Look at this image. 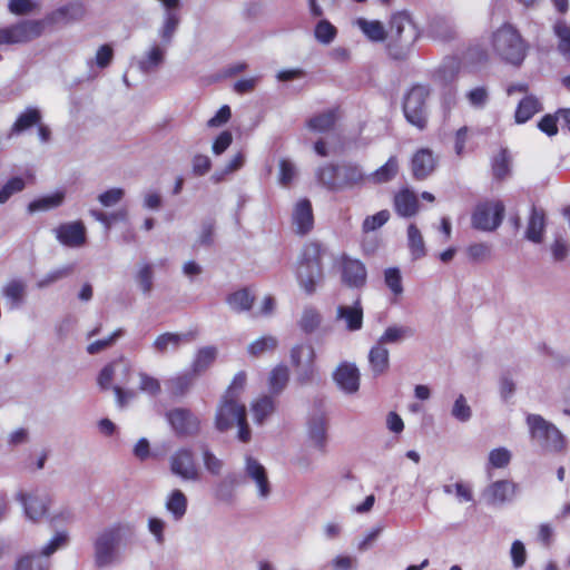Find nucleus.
Returning <instances> with one entry per match:
<instances>
[{
  "label": "nucleus",
  "instance_id": "nucleus-36",
  "mask_svg": "<svg viewBox=\"0 0 570 570\" xmlns=\"http://www.w3.org/2000/svg\"><path fill=\"white\" fill-rule=\"evenodd\" d=\"M289 379L288 368L285 365L275 366L268 379V386L272 393L278 394L284 390Z\"/></svg>",
  "mask_w": 570,
  "mask_h": 570
},
{
  "label": "nucleus",
  "instance_id": "nucleus-25",
  "mask_svg": "<svg viewBox=\"0 0 570 570\" xmlns=\"http://www.w3.org/2000/svg\"><path fill=\"white\" fill-rule=\"evenodd\" d=\"M197 335V331H190L184 334L167 332L157 336L154 342V347L157 352L164 353L168 346L178 347L183 341L191 342L196 338Z\"/></svg>",
  "mask_w": 570,
  "mask_h": 570
},
{
  "label": "nucleus",
  "instance_id": "nucleus-30",
  "mask_svg": "<svg viewBox=\"0 0 570 570\" xmlns=\"http://www.w3.org/2000/svg\"><path fill=\"white\" fill-rule=\"evenodd\" d=\"M371 370L375 376L383 374L390 366L389 351L385 346L376 343L368 353Z\"/></svg>",
  "mask_w": 570,
  "mask_h": 570
},
{
  "label": "nucleus",
  "instance_id": "nucleus-51",
  "mask_svg": "<svg viewBox=\"0 0 570 570\" xmlns=\"http://www.w3.org/2000/svg\"><path fill=\"white\" fill-rule=\"evenodd\" d=\"M245 385L246 373L244 371H240L237 374H235L232 383L229 384L223 396L239 401L240 393L243 392Z\"/></svg>",
  "mask_w": 570,
  "mask_h": 570
},
{
  "label": "nucleus",
  "instance_id": "nucleus-42",
  "mask_svg": "<svg viewBox=\"0 0 570 570\" xmlns=\"http://www.w3.org/2000/svg\"><path fill=\"white\" fill-rule=\"evenodd\" d=\"M166 507L176 519H180L187 509V499L180 490H174L169 495Z\"/></svg>",
  "mask_w": 570,
  "mask_h": 570
},
{
  "label": "nucleus",
  "instance_id": "nucleus-56",
  "mask_svg": "<svg viewBox=\"0 0 570 570\" xmlns=\"http://www.w3.org/2000/svg\"><path fill=\"white\" fill-rule=\"evenodd\" d=\"M410 332L411 331L406 327L390 326L384 331L377 343L382 344L383 346L386 343H395Z\"/></svg>",
  "mask_w": 570,
  "mask_h": 570
},
{
  "label": "nucleus",
  "instance_id": "nucleus-5",
  "mask_svg": "<svg viewBox=\"0 0 570 570\" xmlns=\"http://www.w3.org/2000/svg\"><path fill=\"white\" fill-rule=\"evenodd\" d=\"M238 426V440L246 443L250 440V429L247 423L246 406L238 400L223 396L215 416V426L225 432L233 426Z\"/></svg>",
  "mask_w": 570,
  "mask_h": 570
},
{
  "label": "nucleus",
  "instance_id": "nucleus-34",
  "mask_svg": "<svg viewBox=\"0 0 570 570\" xmlns=\"http://www.w3.org/2000/svg\"><path fill=\"white\" fill-rule=\"evenodd\" d=\"M357 24L362 32L373 42H381L387 39V30L377 20L358 19Z\"/></svg>",
  "mask_w": 570,
  "mask_h": 570
},
{
  "label": "nucleus",
  "instance_id": "nucleus-13",
  "mask_svg": "<svg viewBox=\"0 0 570 570\" xmlns=\"http://www.w3.org/2000/svg\"><path fill=\"white\" fill-rule=\"evenodd\" d=\"M169 424L179 436H189L198 433L200 421L188 409L177 407L166 414Z\"/></svg>",
  "mask_w": 570,
  "mask_h": 570
},
{
  "label": "nucleus",
  "instance_id": "nucleus-26",
  "mask_svg": "<svg viewBox=\"0 0 570 570\" xmlns=\"http://www.w3.org/2000/svg\"><path fill=\"white\" fill-rule=\"evenodd\" d=\"M217 357V348L215 346H204L196 352L191 363L190 372L197 376L206 372Z\"/></svg>",
  "mask_w": 570,
  "mask_h": 570
},
{
  "label": "nucleus",
  "instance_id": "nucleus-35",
  "mask_svg": "<svg viewBox=\"0 0 570 570\" xmlns=\"http://www.w3.org/2000/svg\"><path fill=\"white\" fill-rule=\"evenodd\" d=\"M254 302L255 296L247 288L236 291L227 297V303L237 312L249 311Z\"/></svg>",
  "mask_w": 570,
  "mask_h": 570
},
{
  "label": "nucleus",
  "instance_id": "nucleus-43",
  "mask_svg": "<svg viewBox=\"0 0 570 570\" xmlns=\"http://www.w3.org/2000/svg\"><path fill=\"white\" fill-rule=\"evenodd\" d=\"M554 32L559 38V51L570 59V27L564 21H558L554 24Z\"/></svg>",
  "mask_w": 570,
  "mask_h": 570
},
{
  "label": "nucleus",
  "instance_id": "nucleus-48",
  "mask_svg": "<svg viewBox=\"0 0 570 570\" xmlns=\"http://www.w3.org/2000/svg\"><path fill=\"white\" fill-rule=\"evenodd\" d=\"M26 186L21 177L10 178L0 189V204H4L13 194L21 191Z\"/></svg>",
  "mask_w": 570,
  "mask_h": 570
},
{
  "label": "nucleus",
  "instance_id": "nucleus-39",
  "mask_svg": "<svg viewBox=\"0 0 570 570\" xmlns=\"http://www.w3.org/2000/svg\"><path fill=\"white\" fill-rule=\"evenodd\" d=\"M195 375L189 373L179 374L168 381V390L174 396H181L188 392L193 385Z\"/></svg>",
  "mask_w": 570,
  "mask_h": 570
},
{
  "label": "nucleus",
  "instance_id": "nucleus-27",
  "mask_svg": "<svg viewBox=\"0 0 570 570\" xmlns=\"http://www.w3.org/2000/svg\"><path fill=\"white\" fill-rule=\"evenodd\" d=\"M246 472L256 482L259 494L267 497L271 489L265 468L253 458L246 459Z\"/></svg>",
  "mask_w": 570,
  "mask_h": 570
},
{
  "label": "nucleus",
  "instance_id": "nucleus-32",
  "mask_svg": "<svg viewBox=\"0 0 570 570\" xmlns=\"http://www.w3.org/2000/svg\"><path fill=\"white\" fill-rule=\"evenodd\" d=\"M308 435L314 445L321 450H325L326 445V421L324 415L314 417L308 423Z\"/></svg>",
  "mask_w": 570,
  "mask_h": 570
},
{
  "label": "nucleus",
  "instance_id": "nucleus-47",
  "mask_svg": "<svg viewBox=\"0 0 570 570\" xmlns=\"http://www.w3.org/2000/svg\"><path fill=\"white\" fill-rule=\"evenodd\" d=\"M493 176L501 180L509 174V158L507 150L502 149L492 161Z\"/></svg>",
  "mask_w": 570,
  "mask_h": 570
},
{
  "label": "nucleus",
  "instance_id": "nucleus-55",
  "mask_svg": "<svg viewBox=\"0 0 570 570\" xmlns=\"http://www.w3.org/2000/svg\"><path fill=\"white\" fill-rule=\"evenodd\" d=\"M203 461L206 470L214 474L219 475L223 469V461L218 459L209 449L203 450Z\"/></svg>",
  "mask_w": 570,
  "mask_h": 570
},
{
  "label": "nucleus",
  "instance_id": "nucleus-62",
  "mask_svg": "<svg viewBox=\"0 0 570 570\" xmlns=\"http://www.w3.org/2000/svg\"><path fill=\"white\" fill-rule=\"evenodd\" d=\"M511 559L514 568H521L527 561V551L520 540H515L511 546Z\"/></svg>",
  "mask_w": 570,
  "mask_h": 570
},
{
  "label": "nucleus",
  "instance_id": "nucleus-54",
  "mask_svg": "<svg viewBox=\"0 0 570 570\" xmlns=\"http://www.w3.org/2000/svg\"><path fill=\"white\" fill-rule=\"evenodd\" d=\"M468 256L473 262H483L490 257V246L485 243L471 244L466 248Z\"/></svg>",
  "mask_w": 570,
  "mask_h": 570
},
{
  "label": "nucleus",
  "instance_id": "nucleus-20",
  "mask_svg": "<svg viewBox=\"0 0 570 570\" xmlns=\"http://www.w3.org/2000/svg\"><path fill=\"white\" fill-rule=\"evenodd\" d=\"M340 116V107H334L311 117L306 122V127L312 131L327 132L334 128Z\"/></svg>",
  "mask_w": 570,
  "mask_h": 570
},
{
  "label": "nucleus",
  "instance_id": "nucleus-52",
  "mask_svg": "<svg viewBox=\"0 0 570 570\" xmlns=\"http://www.w3.org/2000/svg\"><path fill=\"white\" fill-rule=\"evenodd\" d=\"M179 24V17L176 12H167L166 14V19H165V22H164V26L161 28V32H160V36H161V39L164 40V42L168 43L170 42L177 27Z\"/></svg>",
  "mask_w": 570,
  "mask_h": 570
},
{
  "label": "nucleus",
  "instance_id": "nucleus-49",
  "mask_svg": "<svg viewBox=\"0 0 570 570\" xmlns=\"http://www.w3.org/2000/svg\"><path fill=\"white\" fill-rule=\"evenodd\" d=\"M63 199L62 193H56L51 196L42 197L40 199L33 200L29 204V210L36 212L39 209H49L52 207H57L61 204Z\"/></svg>",
  "mask_w": 570,
  "mask_h": 570
},
{
  "label": "nucleus",
  "instance_id": "nucleus-40",
  "mask_svg": "<svg viewBox=\"0 0 570 570\" xmlns=\"http://www.w3.org/2000/svg\"><path fill=\"white\" fill-rule=\"evenodd\" d=\"M314 36L318 42L328 45L336 38L337 29L328 20L323 19L316 23Z\"/></svg>",
  "mask_w": 570,
  "mask_h": 570
},
{
  "label": "nucleus",
  "instance_id": "nucleus-61",
  "mask_svg": "<svg viewBox=\"0 0 570 570\" xmlns=\"http://www.w3.org/2000/svg\"><path fill=\"white\" fill-rule=\"evenodd\" d=\"M140 384L139 390L141 392L148 393L150 395H157L160 392V383L157 379L146 374L140 373Z\"/></svg>",
  "mask_w": 570,
  "mask_h": 570
},
{
  "label": "nucleus",
  "instance_id": "nucleus-28",
  "mask_svg": "<svg viewBox=\"0 0 570 570\" xmlns=\"http://www.w3.org/2000/svg\"><path fill=\"white\" fill-rule=\"evenodd\" d=\"M542 106L537 97L529 95L520 100L514 112L517 124H524L537 112L541 111Z\"/></svg>",
  "mask_w": 570,
  "mask_h": 570
},
{
  "label": "nucleus",
  "instance_id": "nucleus-59",
  "mask_svg": "<svg viewBox=\"0 0 570 570\" xmlns=\"http://www.w3.org/2000/svg\"><path fill=\"white\" fill-rule=\"evenodd\" d=\"M112 59H114L112 47L108 43L101 45L96 52V57H95L96 65L100 69H105L111 63Z\"/></svg>",
  "mask_w": 570,
  "mask_h": 570
},
{
  "label": "nucleus",
  "instance_id": "nucleus-1",
  "mask_svg": "<svg viewBox=\"0 0 570 570\" xmlns=\"http://www.w3.org/2000/svg\"><path fill=\"white\" fill-rule=\"evenodd\" d=\"M490 45L493 55L501 62L517 68L522 66L530 49L520 31L509 22H504L492 32Z\"/></svg>",
  "mask_w": 570,
  "mask_h": 570
},
{
  "label": "nucleus",
  "instance_id": "nucleus-7",
  "mask_svg": "<svg viewBox=\"0 0 570 570\" xmlns=\"http://www.w3.org/2000/svg\"><path fill=\"white\" fill-rule=\"evenodd\" d=\"M527 424L531 439L535 440L543 449L559 452L564 448V438L561 432L539 414H529Z\"/></svg>",
  "mask_w": 570,
  "mask_h": 570
},
{
  "label": "nucleus",
  "instance_id": "nucleus-58",
  "mask_svg": "<svg viewBox=\"0 0 570 570\" xmlns=\"http://www.w3.org/2000/svg\"><path fill=\"white\" fill-rule=\"evenodd\" d=\"M153 267L150 264H145L138 272L136 279L145 294H148L153 288Z\"/></svg>",
  "mask_w": 570,
  "mask_h": 570
},
{
  "label": "nucleus",
  "instance_id": "nucleus-19",
  "mask_svg": "<svg viewBox=\"0 0 570 570\" xmlns=\"http://www.w3.org/2000/svg\"><path fill=\"white\" fill-rule=\"evenodd\" d=\"M334 381L346 393H355L360 387V371L351 363H341L333 374Z\"/></svg>",
  "mask_w": 570,
  "mask_h": 570
},
{
  "label": "nucleus",
  "instance_id": "nucleus-22",
  "mask_svg": "<svg viewBox=\"0 0 570 570\" xmlns=\"http://www.w3.org/2000/svg\"><path fill=\"white\" fill-rule=\"evenodd\" d=\"M337 318L344 320L346 328L351 332L361 330L363 326L361 299L357 298L352 306L340 305L337 307Z\"/></svg>",
  "mask_w": 570,
  "mask_h": 570
},
{
  "label": "nucleus",
  "instance_id": "nucleus-21",
  "mask_svg": "<svg viewBox=\"0 0 570 570\" xmlns=\"http://www.w3.org/2000/svg\"><path fill=\"white\" fill-rule=\"evenodd\" d=\"M515 492V484L508 480H499L491 483L484 491V495L490 503H504L510 500Z\"/></svg>",
  "mask_w": 570,
  "mask_h": 570
},
{
  "label": "nucleus",
  "instance_id": "nucleus-6",
  "mask_svg": "<svg viewBox=\"0 0 570 570\" xmlns=\"http://www.w3.org/2000/svg\"><path fill=\"white\" fill-rule=\"evenodd\" d=\"M430 88L425 85H414L405 94L403 99V112L405 119L420 130L428 126V105Z\"/></svg>",
  "mask_w": 570,
  "mask_h": 570
},
{
  "label": "nucleus",
  "instance_id": "nucleus-2",
  "mask_svg": "<svg viewBox=\"0 0 570 570\" xmlns=\"http://www.w3.org/2000/svg\"><path fill=\"white\" fill-rule=\"evenodd\" d=\"M326 254V246L318 240H309L302 247L297 261L296 278L307 295L314 294L317 286L324 281L323 257Z\"/></svg>",
  "mask_w": 570,
  "mask_h": 570
},
{
  "label": "nucleus",
  "instance_id": "nucleus-29",
  "mask_svg": "<svg viewBox=\"0 0 570 570\" xmlns=\"http://www.w3.org/2000/svg\"><path fill=\"white\" fill-rule=\"evenodd\" d=\"M117 537H100L96 543V564L105 567L109 564L115 557Z\"/></svg>",
  "mask_w": 570,
  "mask_h": 570
},
{
  "label": "nucleus",
  "instance_id": "nucleus-60",
  "mask_svg": "<svg viewBox=\"0 0 570 570\" xmlns=\"http://www.w3.org/2000/svg\"><path fill=\"white\" fill-rule=\"evenodd\" d=\"M469 102L475 108H483L489 99L485 87H476L466 94Z\"/></svg>",
  "mask_w": 570,
  "mask_h": 570
},
{
  "label": "nucleus",
  "instance_id": "nucleus-41",
  "mask_svg": "<svg viewBox=\"0 0 570 570\" xmlns=\"http://www.w3.org/2000/svg\"><path fill=\"white\" fill-rule=\"evenodd\" d=\"M321 322V314L315 308L307 307L304 309L299 320V327L304 333L311 334L318 328Z\"/></svg>",
  "mask_w": 570,
  "mask_h": 570
},
{
  "label": "nucleus",
  "instance_id": "nucleus-33",
  "mask_svg": "<svg viewBox=\"0 0 570 570\" xmlns=\"http://www.w3.org/2000/svg\"><path fill=\"white\" fill-rule=\"evenodd\" d=\"M407 245L413 259H420L425 256L424 239L415 224H410L407 227Z\"/></svg>",
  "mask_w": 570,
  "mask_h": 570
},
{
  "label": "nucleus",
  "instance_id": "nucleus-17",
  "mask_svg": "<svg viewBox=\"0 0 570 570\" xmlns=\"http://www.w3.org/2000/svg\"><path fill=\"white\" fill-rule=\"evenodd\" d=\"M55 234L60 244L67 247H80L86 243V227L82 222L60 224Z\"/></svg>",
  "mask_w": 570,
  "mask_h": 570
},
{
  "label": "nucleus",
  "instance_id": "nucleus-12",
  "mask_svg": "<svg viewBox=\"0 0 570 570\" xmlns=\"http://www.w3.org/2000/svg\"><path fill=\"white\" fill-rule=\"evenodd\" d=\"M170 470L184 480L199 479V469L194 452L188 448L178 449L170 458Z\"/></svg>",
  "mask_w": 570,
  "mask_h": 570
},
{
  "label": "nucleus",
  "instance_id": "nucleus-57",
  "mask_svg": "<svg viewBox=\"0 0 570 570\" xmlns=\"http://www.w3.org/2000/svg\"><path fill=\"white\" fill-rule=\"evenodd\" d=\"M452 415L461 422H466L471 417V407L468 405L462 394L459 395L454 402Z\"/></svg>",
  "mask_w": 570,
  "mask_h": 570
},
{
  "label": "nucleus",
  "instance_id": "nucleus-45",
  "mask_svg": "<svg viewBox=\"0 0 570 570\" xmlns=\"http://www.w3.org/2000/svg\"><path fill=\"white\" fill-rule=\"evenodd\" d=\"M122 335H124V330L117 328L108 337L97 340V341L90 343L86 348L87 353L90 355L98 354L101 351H105L108 347L112 346L115 344V342Z\"/></svg>",
  "mask_w": 570,
  "mask_h": 570
},
{
  "label": "nucleus",
  "instance_id": "nucleus-44",
  "mask_svg": "<svg viewBox=\"0 0 570 570\" xmlns=\"http://www.w3.org/2000/svg\"><path fill=\"white\" fill-rule=\"evenodd\" d=\"M391 215L387 209H382L374 215L366 216L362 223L363 233L374 232L385 225Z\"/></svg>",
  "mask_w": 570,
  "mask_h": 570
},
{
  "label": "nucleus",
  "instance_id": "nucleus-38",
  "mask_svg": "<svg viewBox=\"0 0 570 570\" xmlns=\"http://www.w3.org/2000/svg\"><path fill=\"white\" fill-rule=\"evenodd\" d=\"M315 351L312 346H308L307 347V363L301 368H297L298 370V373H297V382L301 384V385H305L307 383H311L313 382L316 376H317V372H316V368H315Z\"/></svg>",
  "mask_w": 570,
  "mask_h": 570
},
{
  "label": "nucleus",
  "instance_id": "nucleus-50",
  "mask_svg": "<svg viewBox=\"0 0 570 570\" xmlns=\"http://www.w3.org/2000/svg\"><path fill=\"white\" fill-rule=\"evenodd\" d=\"M277 346V340L273 336H263L254 341L248 351L252 355L258 356L266 351H273Z\"/></svg>",
  "mask_w": 570,
  "mask_h": 570
},
{
  "label": "nucleus",
  "instance_id": "nucleus-8",
  "mask_svg": "<svg viewBox=\"0 0 570 570\" xmlns=\"http://www.w3.org/2000/svg\"><path fill=\"white\" fill-rule=\"evenodd\" d=\"M504 212L501 200L480 203L472 213V227L478 230L493 232L501 225Z\"/></svg>",
  "mask_w": 570,
  "mask_h": 570
},
{
  "label": "nucleus",
  "instance_id": "nucleus-46",
  "mask_svg": "<svg viewBox=\"0 0 570 570\" xmlns=\"http://www.w3.org/2000/svg\"><path fill=\"white\" fill-rule=\"evenodd\" d=\"M511 461V453L505 448H498L489 453L488 470L503 469L509 465Z\"/></svg>",
  "mask_w": 570,
  "mask_h": 570
},
{
  "label": "nucleus",
  "instance_id": "nucleus-16",
  "mask_svg": "<svg viewBox=\"0 0 570 570\" xmlns=\"http://www.w3.org/2000/svg\"><path fill=\"white\" fill-rule=\"evenodd\" d=\"M438 158L429 148H420L411 159V171L416 180L426 179L436 168Z\"/></svg>",
  "mask_w": 570,
  "mask_h": 570
},
{
  "label": "nucleus",
  "instance_id": "nucleus-10",
  "mask_svg": "<svg viewBox=\"0 0 570 570\" xmlns=\"http://www.w3.org/2000/svg\"><path fill=\"white\" fill-rule=\"evenodd\" d=\"M42 26L37 21H24L0 29V45L30 41L40 36Z\"/></svg>",
  "mask_w": 570,
  "mask_h": 570
},
{
  "label": "nucleus",
  "instance_id": "nucleus-15",
  "mask_svg": "<svg viewBox=\"0 0 570 570\" xmlns=\"http://www.w3.org/2000/svg\"><path fill=\"white\" fill-rule=\"evenodd\" d=\"M292 225L299 236L309 234L314 228V212L309 199L302 198L293 207Z\"/></svg>",
  "mask_w": 570,
  "mask_h": 570
},
{
  "label": "nucleus",
  "instance_id": "nucleus-53",
  "mask_svg": "<svg viewBox=\"0 0 570 570\" xmlns=\"http://www.w3.org/2000/svg\"><path fill=\"white\" fill-rule=\"evenodd\" d=\"M385 284L394 295L402 294V277L399 268L391 267L385 271Z\"/></svg>",
  "mask_w": 570,
  "mask_h": 570
},
{
  "label": "nucleus",
  "instance_id": "nucleus-63",
  "mask_svg": "<svg viewBox=\"0 0 570 570\" xmlns=\"http://www.w3.org/2000/svg\"><path fill=\"white\" fill-rule=\"evenodd\" d=\"M115 365L116 362H110L101 368L97 379V383L101 390H109L111 387V382L115 375Z\"/></svg>",
  "mask_w": 570,
  "mask_h": 570
},
{
  "label": "nucleus",
  "instance_id": "nucleus-31",
  "mask_svg": "<svg viewBox=\"0 0 570 570\" xmlns=\"http://www.w3.org/2000/svg\"><path fill=\"white\" fill-rule=\"evenodd\" d=\"M546 226V216L543 210L532 207L528 222L525 236L529 240L540 243L542 240Z\"/></svg>",
  "mask_w": 570,
  "mask_h": 570
},
{
  "label": "nucleus",
  "instance_id": "nucleus-3",
  "mask_svg": "<svg viewBox=\"0 0 570 570\" xmlns=\"http://www.w3.org/2000/svg\"><path fill=\"white\" fill-rule=\"evenodd\" d=\"M318 183L331 191L361 188L367 181L362 167L353 161L326 164L317 170Z\"/></svg>",
  "mask_w": 570,
  "mask_h": 570
},
{
  "label": "nucleus",
  "instance_id": "nucleus-23",
  "mask_svg": "<svg viewBox=\"0 0 570 570\" xmlns=\"http://www.w3.org/2000/svg\"><path fill=\"white\" fill-rule=\"evenodd\" d=\"M42 120L41 111L36 107L26 108L10 128V136L20 135L23 131L39 125Z\"/></svg>",
  "mask_w": 570,
  "mask_h": 570
},
{
  "label": "nucleus",
  "instance_id": "nucleus-64",
  "mask_svg": "<svg viewBox=\"0 0 570 570\" xmlns=\"http://www.w3.org/2000/svg\"><path fill=\"white\" fill-rule=\"evenodd\" d=\"M233 142V135L229 130L222 131L213 142V153L215 155H222L228 149Z\"/></svg>",
  "mask_w": 570,
  "mask_h": 570
},
{
  "label": "nucleus",
  "instance_id": "nucleus-37",
  "mask_svg": "<svg viewBox=\"0 0 570 570\" xmlns=\"http://www.w3.org/2000/svg\"><path fill=\"white\" fill-rule=\"evenodd\" d=\"M274 410L275 402L269 395H264L257 399L252 405L254 419L257 423H263L264 420L274 412Z\"/></svg>",
  "mask_w": 570,
  "mask_h": 570
},
{
  "label": "nucleus",
  "instance_id": "nucleus-14",
  "mask_svg": "<svg viewBox=\"0 0 570 570\" xmlns=\"http://www.w3.org/2000/svg\"><path fill=\"white\" fill-rule=\"evenodd\" d=\"M342 282L348 287L361 288L366 284L365 265L357 258L342 254L338 258Z\"/></svg>",
  "mask_w": 570,
  "mask_h": 570
},
{
  "label": "nucleus",
  "instance_id": "nucleus-11",
  "mask_svg": "<svg viewBox=\"0 0 570 570\" xmlns=\"http://www.w3.org/2000/svg\"><path fill=\"white\" fill-rule=\"evenodd\" d=\"M16 498L30 520L39 521L48 514L51 500L47 493H40L38 489L31 492L20 491Z\"/></svg>",
  "mask_w": 570,
  "mask_h": 570
},
{
  "label": "nucleus",
  "instance_id": "nucleus-24",
  "mask_svg": "<svg viewBox=\"0 0 570 570\" xmlns=\"http://www.w3.org/2000/svg\"><path fill=\"white\" fill-rule=\"evenodd\" d=\"M400 165L395 155L390 156L385 164L367 175V180L381 185L393 180L399 174Z\"/></svg>",
  "mask_w": 570,
  "mask_h": 570
},
{
  "label": "nucleus",
  "instance_id": "nucleus-4",
  "mask_svg": "<svg viewBox=\"0 0 570 570\" xmlns=\"http://www.w3.org/2000/svg\"><path fill=\"white\" fill-rule=\"evenodd\" d=\"M419 37L420 30L407 12L400 11L391 16L387 30V50L393 59H405L407 49Z\"/></svg>",
  "mask_w": 570,
  "mask_h": 570
},
{
  "label": "nucleus",
  "instance_id": "nucleus-9",
  "mask_svg": "<svg viewBox=\"0 0 570 570\" xmlns=\"http://www.w3.org/2000/svg\"><path fill=\"white\" fill-rule=\"evenodd\" d=\"M69 537H53L43 548L41 554H26L16 563V570H49V557L60 547L67 544Z\"/></svg>",
  "mask_w": 570,
  "mask_h": 570
},
{
  "label": "nucleus",
  "instance_id": "nucleus-18",
  "mask_svg": "<svg viewBox=\"0 0 570 570\" xmlns=\"http://www.w3.org/2000/svg\"><path fill=\"white\" fill-rule=\"evenodd\" d=\"M393 206L395 213L404 218L415 216L420 210V203L416 194L405 187L394 194Z\"/></svg>",
  "mask_w": 570,
  "mask_h": 570
}]
</instances>
